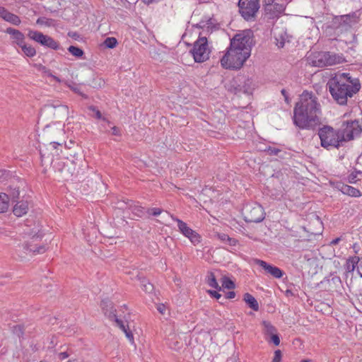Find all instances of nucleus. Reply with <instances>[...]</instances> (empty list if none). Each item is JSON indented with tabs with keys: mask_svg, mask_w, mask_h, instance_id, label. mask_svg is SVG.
<instances>
[{
	"mask_svg": "<svg viewBox=\"0 0 362 362\" xmlns=\"http://www.w3.org/2000/svg\"><path fill=\"white\" fill-rule=\"evenodd\" d=\"M41 45L54 50H57L60 48L59 42L47 35H45V38L42 40Z\"/></svg>",
	"mask_w": 362,
	"mask_h": 362,
	"instance_id": "nucleus-22",
	"label": "nucleus"
},
{
	"mask_svg": "<svg viewBox=\"0 0 362 362\" xmlns=\"http://www.w3.org/2000/svg\"><path fill=\"white\" fill-rule=\"evenodd\" d=\"M327 86L334 100L340 105L347 104L348 98H352L361 88L357 78L349 73H337L329 79Z\"/></svg>",
	"mask_w": 362,
	"mask_h": 362,
	"instance_id": "nucleus-2",
	"label": "nucleus"
},
{
	"mask_svg": "<svg viewBox=\"0 0 362 362\" xmlns=\"http://www.w3.org/2000/svg\"><path fill=\"white\" fill-rule=\"evenodd\" d=\"M40 156L42 158V160H43L45 158V153H42V151L40 150Z\"/></svg>",
	"mask_w": 362,
	"mask_h": 362,
	"instance_id": "nucleus-63",
	"label": "nucleus"
},
{
	"mask_svg": "<svg viewBox=\"0 0 362 362\" xmlns=\"http://www.w3.org/2000/svg\"><path fill=\"white\" fill-rule=\"evenodd\" d=\"M243 83L238 86L236 88L238 92H243L245 94H251L254 90L253 81L250 78H243Z\"/></svg>",
	"mask_w": 362,
	"mask_h": 362,
	"instance_id": "nucleus-18",
	"label": "nucleus"
},
{
	"mask_svg": "<svg viewBox=\"0 0 362 362\" xmlns=\"http://www.w3.org/2000/svg\"><path fill=\"white\" fill-rule=\"evenodd\" d=\"M271 340L275 346H279L280 344L279 337L276 333L271 334Z\"/></svg>",
	"mask_w": 362,
	"mask_h": 362,
	"instance_id": "nucleus-50",
	"label": "nucleus"
},
{
	"mask_svg": "<svg viewBox=\"0 0 362 362\" xmlns=\"http://www.w3.org/2000/svg\"><path fill=\"white\" fill-rule=\"evenodd\" d=\"M245 221L247 223H259L264 218L263 208L257 204H247L243 209Z\"/></svg>",
	"mask_w": 362,
	"mask_h": 362,
	"instance_id": "nucleus-9",
	"label": "nucleus"
},
{
	"mask_svg": "<svg viewBox=\"0 0 362 362\" xmlns=\"http://www.w3.org/2000/svg\"><path fill=\"white\" fill-rule=\"evenodd\" d=\"M28 211V203L26 201L16 202L13 212L16 216L21 217Z\"/></svg>",
	"mask_w": 362,
	"mask_h": 362,
	"instance_id": "nucleus-19",
	"label": "nucleus"
},
{
	"mask_svg": "<svg viewBox=\"0 0 362 362\" xmlns=\"http://www.w3.org/2000/svg\"><path fill=\"white\" fill-rule=\"evenodd\" d=\"M127 204L134 215L140 218L144 216L146 211L144 207L134 204L133 201H130V203H127Z\"/></svg>",
	"mask_w": 362,
	"mask_h": 362,
	"instance_id": "nucleus-28",
	"label": "nucleus"
},
{
	"mask_svg": "<svg viewBox=\"0 0 362 362\" xmlns=\"http://www.w3.org/2000/svg\"><path fill=\"white\" fill-rule=\"evenodd\" d=\"M320 104L312 92L304 90L293 110V124L302 129H314L320 124Z\"/></svg>",
	"mask_w": 362,
	"mask_h": 362,
	"instance_id": "nucleus-1",
	"label": "nucleus"
},
{
	"mask_svg": "<svg viewBox=\"0 0 362 362\" xmlns=\"http://www.w3.org/2000/svg\"><path fill=\"white\" fill-rule=\"evenodd\" d=\"M252 33L250 30H245L241 33L236 34L230 40L229 47L242 52H245L247 50L249 55H250L252 44Z\"/></svg>",
	"mask_w": 362,
	"mask_h": 362,
	"instance_id": "nucleus-7",
	"label": "nucleus"
},
{
	"mask_svg": "<svg viewBox=\"0 0 362 362\" xmlns=\"http://www.w3.org/2000/svg\"><path fill=\"white\" fill-rule=\"evenodd\" d=\"M109 320L115 322L116 325L124 332L126 337L129 340V341L134 343V336L132 332L129 330V326H126L124 322L119 319L117 314L114 313L113 311H111L109 313Z\"/></svg>",
	"mask_w": 362,
	"mask_h": 362,
	"instance_id": "nucleus-14",
	"label": "nucleus"
},
{
	"mask_svg": "<svg viewBox=\"0 0 362 362\" xmlns=\"http://www.w3.org/2000/svg\"><path fill=\"white\" fill-rule=\"evenodd\" d=\"M281 356H282L281 351L279 349L276 350L274 351V356L272 360V362H281Z\"/></svg>",
	"mask_w": 362,
	"mask_h": 362,
	"instance_id": "nucleus-47",
	"label": "nucleus"
},
{
	"mask_svg": "<svg viewBox=\"0 0 362 362\" xmlns=\"http://www.w3.org/2000/svg\"><path fill=\"white\" fill-rule=\"evenodd\" d=\"M157 310H158V312L161 314H164V312H165V307L164 305L163 304H160L158 308H157Z\"/></svg>",
	"mask_w": 362,
	"mask_h": 362,
	"instance_id": "nucleus-59",
	"label": "nucleus"
},
{
	"mask_svg": "<svg viewBox=\"0 0 362 362\" xmlns=\"http://www.w3.org/2000/svg\"><path fill=\"white\" fill-rule=\"evenodd\" d=\"M100 307L104 312V314L109 318V313L113 311L116 314V309L114 308L112 302L109 300H103L100 303Z\"/></svg>",
	"mask_w": 362,
	"mask_h": 362,
	"instance_id": "nucleus-25",
	"label": "nucleus"
},
{
	"mask_svg": "<svg viewBox=\"0 0 362 362\" xmlns=\"http://www.w3.org/2000/svg\"><path fill=\"white\" fill-rule=\"evenodd\" d=\"M47 107H53L54 109V115L59 118H64L68 117L69 115V109L68 107L65 105H62L59 102H57L56 103H49L45 105Z\"/></svg>",
	"mask_w": 362,
	"mask_h": 362,
	"instance_id": "nucleus-15",
	"label": "nucleus"
},
{
	"mask_svg": "<svg viewBox=\"0 0 362 362\" xmlns=\"http://www.w3.org/2000/svg\"><path fill=\"white\" fill-rule=\"evenodd\" d=\"M238 7L243 18L249 21L254 18L258 11L260 7L259 0H239Z\"/></svg>",
	"mask_w": 362,
	"mask_h": 362,
	"instance_id": "nucleus-10",
	"label": "nucleus"
},
{
	"mask_svg": "<svg viewBox=\"0 0 362 362\" xmlns=\"http://www.w3.org/2000/svg\"><path fill=\"white\" fill-rule=\"evenodd\" d=\"M264 151H266L269 156H277L279 153L281 152V150L278 148L269 146L264 150Z\"/></svg>",
	"mask_w": 362,
	"mask_h": 362,
	"instance_id": "nucleus-43",
	"label": "nucleus"
},
{
	"mask_svg": "<svg viewBox=\"0 0 362 362\" xmlns=\"http://www.w3.org/2000/svg\"><path fill=\"white\" fill-rule=\"evenodd\" d=\"M263 331L267 334H273L276 332V329L271 324L270 322L264 320L262 322Z\"/></svg>",
	"mask_w": 362,
	"mask_h": 362,
	"instance_id": "nucleus-33",
	"label": "nucleus"
},
{
	"mask_svg": "<svg viewBox=\"0 0 362 362\" xmlns=\"http://www.w3.org/2000/svg\"><path fill=\"white\" fill-rule=\"evenodd\" d=\"M274 6H272L271 11H264L265 14L268 16V18L270 19H273L274 18L279 17V16L284 11L285 6L284 4L275 3L273 4Z\"/></svg>",
	"mask_w": 362,
	"mask_h": 362,
	"instance_id": "nucleus-20",
	"label": "nucleus"
},
{
	"mask_svg": "<svg viewBox=\"0 0 362 362\" xmlns=\"http://www.w3.org/2000/svg\"><path fill=\"white\" fill-rule=\"evenodd\" d=\"M62 144L57 141H52L49 143V146L53 149H57L58 146H62Z\"/></svg>",
	"mask_w": 362,
	"mask_h": 362,
	"instance_id": "nucleus-54",
	"label": "nucleus"
},
{
	"mask_svg": "<svg viewBox=\"0 0 362 362\" xmlns=\"http://www.w3.org/2000/svg\"><path fill=\"white\" fill-rule=\"evenodd\" d=\"M341 191L344 194L351 197H358L361 196V192L358 189L348 185H342Z\"/></svg>",
	"mask_w": 362,
	"mask_h": 362,
	"instance_id": "nucleus-24",
	"label": "nucleus"
},
{
	"mask_svg": "<svg viewBox=\"0 0 362 362\" xmlns=\"http://www.w3.org/2000/svg\"><path fill=\"white\" fill-rule=\"evenodd\" d=\"M208 293H209V295L211 297H214L216 299H219L221 297V295L219 293H218L216 291L209 290Z\"/></svg>",
	"mask_w": 362,
	"mask_h": 362,
	"instance_id": "nucleus-51",
	"label": "nucleus"
},
{
	"mask_svg": "<svg viewBox=\"0 0 362 362\" xmlns=\"http://www.w3.org/2000/svg\"><path fill=\"white\" fill-rule=\"evenodd\" d=\"M5 33L11 35L12 40H13V43L16 44L18 46L20 47L25 42V36L20 30L13 28H8L5 30Z\"/></svg>",
	"mask_w": 362,
	"mask_h": 362,
	"instance_id": "nucleus-17",
	"label": "nucleus"
},
{
	"mask_svg": "<svg viewBox=\"0 0 362 362\" xmlns=\"http://www.w3.org/2000/svg\"><path fill=\"white\" fill-rule=\"evenodd\" d=\"M281 94L283 95L284 98V100L286 103H289L290 102V99H289V97H288V93L287 91L285 90V89H282L281 90Z\"/></svg>",
	"mask_w": 362,
	"mask_h": 362,
	"instance_id": "nucleus-53",
	"label": "nucleus"
},
{
	"mask_svg": "<svg viewBox=\"0 0 362 362\" xmlns=\"http://www.w3.org/2000/svg\"><path fill=\"white\" fill-rule=\"evenodd\" d=\"M69 356V354L66 351L61 352L58 354V358L61 361L66 359Z\"/></svg>",
	"mask_w": 362,
	"mask_h": 362,
	"instance_id": "nucleus-52",
	"label": "nucleus"
},
{
	"mask_svg": "<svg viewBox=\"0 0 362 362\" xmlns=\"http://www.w3.org/2000/svg\"><path fill=\"white\" fill-rule=\"evenodd\" d=\"M339 134V129L335 130L331 126L324 125L318 130L321 146L327 149L330 147L339 148L343 143Z\"/></svg>",
	"mask_w": 362,
	"mask_h": 362,
	"instance_id": "nucleus-3",
	"label": "nucleus"
},
{
	"mask_svg": "<svg viewBox=\"0 0 362 362\" xmlns=\"http://www.w3.org/2000/svg\"><path fill=\"white\" fill-rule=\"evenodd\" d=\"M339 132L342 142L350 141L361 135L362 126L357 119L344 121L339 129Z\"/></svg>",
	"mask_w": 362,
	"mask_h": 362,
	"instance_id": "nucleus-6",
	"label": "nucleus"
},
{
	"mask_svg": "<svg viewBox=\"0 0 362 362\" xmlns=\"http://www.w3.org/2000/svg\"><path fill=\"white\" fill-rule=\"evenodd\" d=\"M340 240H341L340 238H337L332 240L331 241L330 244L332 245H335L338 244Z\"/></svg>",
	"mask_w": 362,
	"mask_h": 362,
	"instance_id": "nucleus-60",
	"label": "nucleus"
},
{
	"mask_svg": "<svg viewBox=\"0 0 362 362\" xmlns=\"http://www.w3.org/2000/svg\"><path fill=\"white\" fill-rule=\"evenodd\" d=\"M142 1L145 4H150L153 1V0H142Z\"/></svg>",
	"mask_w": 362,
	"mask_h": 362,
	"instance_id": "nucleus-62",
	"label": "nucleus"
},
{
	"mask_svg": "<svg viewBox=\"0 0 362 362\" xmlns=\"http://www.w3.org/2000/svg\"><path fill=\"white\" fill-rule=\"evenodd\" d=\"M146 212L148 214H151V215L154 216H158V215H160L161 214L162 209H160L159 208L148 209Z\"/></svg>",
	"mask_w": 362,
	"mask_h": 362,
	"instance_id": "nucleus-46",
	"label": "nucleus"
},
{
	"mask_svg": "<svg viewBox=\"0 0 362 362\" xmlns=\"http://www.w3.org/2000/svg\"><path fill=\"white\" fill-rule=\"evenodd\" d=\"M20 192L18 189H11L10 194L8 195L9 199H11L13 202H18L19 199Z\"/></svg>",
	"mask_w": 362,
	"mask_h": 362,
	"instance_id": "nucleus-40",
	"label": "nucleus"
},
{
	"mask_svg": "<svg viewBox=\"0 0 362 362\" xmlns=\"http://www.w3.org/2000/svg\"><path fill=\"white\" fill-rule=\"evenodd\" d=\"M28 235L31 237V240L25 242L23 245V249L25 253L32 252L34 255L42 254L47 250L45 245H37L35 242L41 239L42 235L38 232L31 231L28 233Z\"/></svg>",
	"mask_w": 362,
	"mask_h": 362,
	"instance_id": "nucleus-11",
	"label": "nucleus"
},
{
	"mask_svg": "<svg viewBox=\"0 0 362 362\" xmlns=\"http://www.w3.org/2000/svg\"><path fill=\"white\" fill-rule=\"evenodd\" d=\"M69 164L73 165V162L67 163L64 165V168L62 169V171L64 172L66 168L69 169Z\"/></svg>",
	"mask_w": 362,
	"mask_h": 362,
	"instance_id": "nucleus-61",
	"label": "nucleus"
},
{
	"mask_svg": "<svg viewBox=\"0 0 362 362\" xmlns=\"http://www.w3.org/2000/svg\"><path fill=\"white\" fill-rule=\"evenodd\" d=\"M68 51L74 57L78 58L81 57L84 54V52L82 49L78 47L71 45L68 48Z\"/></svg>",
	"mask_w": 362,
	"mask_h": 362,
	"instance_id": "nucleus-35",
	"label": "nucleus"
},
{
	"mask_svg": "<svg viewBox=\"0 0 362 362\" xmlns=\"http://www.w3.org/2000/svg\"><path fill=\"white\" fill-rule=\"evenodd\" d=\"M90 110H91L93 112H94L95 115L94 117L98 119H103L106 120L105 117H102V114L99 110L97 109L96 107L91 105L88 107Z\"/></svg>",
	"mask_w": 362,
	"mask_h": 362,
	"instance_id": "nucleus-44",
	"label": "nucleus"
},
{
	"mask_svg": "<svg viewBox=\"0 0 362 362\" xmlns=\"http://www.w3.org/2000/svg\"><path fill=\"white\" fill-rule=\"evenodd\" d=\"M13 332L18 337H21L24 333V327L21 325H17L13 326Z\"/></svg>",
	"mask_w": 362,
	"mask_h": 362,
	"instance_id": "nucleus-42",
	"label": "nucleus"
},
{
	"mask_svg": "<svg viewBox=\"0 0 362 362\" xmlns=\"http://www.w3.org/2000/svg\"><path fill=\"white\" fill-rule=\"evenodd\" d=\"M9 206L8 194L0 193V213L6 212Z\"/></svg>",
	"mask_w": 362,
	"mask_h": 362,
	"instance_id": "nucleus-30",
	"label": "nucleus"
},
{
	"mask_svg": "<svg viewBox=\"0 0 362 362\" xmlns=\"http://www.w3.org/2000/svg\"><path fill=\"white\" fill-rule=\"evenodd\" d=\"M359 16L356 12L341 16L340 18V25L344 27H352L358 23Z\"/></svg>",
	"mask_w": 362,
	"mask_h": 362,
	"instance_id": "nucleus-16",
	"label": "nucleus"
},
{
	"mask_svg": "<svg viewBox=\"0 0 362 362\" xmlns=\"http://www.w3.org/2000/svg\"><path fill=\"white\" fill-rule=\"evenodd\" d=\"M206 282L210 287L216 288L218 291L221 290V288L219 286L214 272H208L206 279Z\"/></svg>",
	"mask_w": 362,
	"mask_h": 362,
	"instance_id": "nucleus-27",
	"label": "nucleus"
},
{
	"mask_svg": "<svg viewBox=\"0 0 362 362\" xmlns=\"http://www.w3.org/2000/svg\"><path fill=\"white\" fill-rule=\"evenodd\" d=\"M243 300L247 305L253 310L257 311L259 310V304L255 298L249 293H246L243 296Z\"/></svg>",
	"mask_w": 362,
	"mask_h": 362,
	"instance_id": "nucleus-23",
	"label": "nucleus"
},
{
	"mask_svg": "<svg viewBox=\"0 0 362 362\" xmlns=\"http://www.w3.org/2000/svg\"><path fill=\"white\" fill-rule=\"evenodd\" d=\"M173 221H176L177 223V227L179 231L186 238H187L190 242L194 245H196L199 244L202 240L201 235L197 233L195 230H192L191 228H189L187 224L182 221V220L179 219L177 217H175L173 216H171Z\"/></svg>",
	"mask_w": 362,
	"mask_h": 362,
	"instance_id": "nucleus-12",
	"label": "nucleus"
},
{
	"mask_svg": "<svg viewBox=\"0 0 362 362\" xmlns=\"http://www.w3.org/2000/svg\"><path fill=\"white\" fill-rule=\"evenodd\" d=\"M358 175H360L362 176V172L361 171H355L351 173L349 177L348 180L350 183H356L359 179L357 178Z\"/></svg>",
	"mask_w": 362,
	"mask_h": 362,
	"instance_id": "nucleus-41",
	"label": "nucleus"
},
{
	"mask_svg": "<svg viewBox=\"0 0 362 362\" xmlns=\"http://www.w3.org/2000/svg\"><path fill=\"white\" fill-rule=\"evenodd\" d=\"M360 259L358 256L349 257L344 265L345 270L347 273L353 272L358 264Z\"/></svg>",
	"mask_w": 362,
	"mask_h": 362,
	"instance_id": "nucleus-21",
	"label": "nucleus"
},
{
	"mask_svg": "<svg viewBox=\"0 0 362 362\" xmlns=\"http://www.w3.org/2000/svg\"><path fill=\"white\" fill-rule=\"evenodd\" d=\"M190 52L195 62L202 63L209 59L210 49L207 39L205 37H199L194 43Z\"/></svg>",
	"mask_w": 362,
	"mask_h": 362,
	"instance_id": "nucleus-8",
	"label": "nucleus"
},
{
	"mask_svg": "<svg viewBox=\"0 0 362 362\" xmlns=\"http://www.w3.org/2000/svg\"><path fill=\"white\" fill-rule=\"evenodd\" d=\"M139 281L141 283V287L144 291L148 293H151L154 291L153 285L145 277H140L137 276Z\"/></svg>",
	"mask_w": 362,
	"mask_h": 362,
	"instance_id": "nucleus-26",
	"label": "nucleus"
},
{
	"mask_svg": "<svg viewBox=\"0 0 362 362\" xmlns=\"http://www.w3.org/2000/svg\"><path fill=\"white\" fill-rule=\"evenodd\" d=\"M103 45L107 48L112 49V48L115 47L116 45H117V41L116 38L109 37H107L104 40Z\"/></svg>",
	"mask_w": 362,
	"mask_h": 362,
	"instance_id": "nucleus-39",
	"label": "nucleus"
},
{
	"mask_svg": "<svg viewBox=\"0 0 362 362\" xmlns=\"http://www.w3.org/2000/svg\"><path fill=\"white\" fill-rule=\"evenodd\" d=\"M222 287L227 289H233L235 286V283L228 277L224 276L221 279Z\"/></svg>",
	"mask_w": 362,
	"mask_h": 362,
	"instance_id": "nucleus-36",
	"label": "nucleus"
},
{
	"mask_svg": "<svg viewBox=\"0 0 362 362\" xmlns=\"http://www.w3.org/2000/svg\"><path fill=\"white\" fill-rule=\"evenodd\" d=\"M62 82L64 83L66 86H67L71 90H72L74 93L81 95L82 97L86 98L87 95L81 92L79 87L76 85L74 83L71 81H62Z\"/></svg>",
	"mask_w": 362,
	"mask_h": 362,
	"instance_id": "nucleus-34",
	"label": "nucleus"
},
{
	"mask_svg": "<svg viewBox=\"0 0 362 362\" xmlns=\"http://www.w3.org/2000/svg\"><path fill=\"white\" fill-rule=\"evenodd\" d=\"M112 134L115 136L119 135L120 131H119V128H117V127H112Z\"/></svg>",
	"mask_w": 362,
	"mask_h": 362,
	"instance_id": "nucleus-57",
	"label": "nucleus"
},
{
	"mask_svg": "<svg viewBox=\"0 0 362 362\" xmlns=\"http://www.w3.org/2000/svg\"><path fill=\"white\" fill-rule=\"evenodd\" d=\"M216 236L223 243H226L228 240H229V236L226 233H217Z\"/></svg>",
	"mask_w": 362,
	"mask_h": 362,
	"instance_id": "nucleus-49",
	"label": "nucleus"
},
{
	"mask_svg": "<svg viewBox=\"0 0 362 362\" xmlns=\"http://www.w3.org/2000/svg\"><path fill=\"white\" fill-rule=\"evenodd\" d=\"M300 362H310V361L308 360V359H304V360H302Z\"/></svg>",
	"mask_w": 362,
	"mask_h": 362,
	"instance_id": "nucleus-64",
	"label": "nucleus"
},
{
	"mask_svg": "<svg viewBox=\"0 0 362 362\" xmlns=\"http://www.w3.org/2000/svg\"><path fill=\"white\" fill-rule=\"evenodd\" d=\"M4 20L14 25H19L21 23L20 18L17 15L12 13L8 11Z\"/></svg>",
	"mask_w": 362,
	"mask_h": 362,
	"instance_id": "nucleus-31",
	"label": "nucleus"
},
{
	"mask_svg": "<svg viewBox=\"0 0 362 362\" xmlns=\"http://www.w3.org/2000/svg\"><path fill=\"white\" fill-rule=\"evenodd\" d=\"M237 240L229 237V240H228L226 243L230 246H235L237 244Z\"/></svg>",
	"mask_w": 362,
	"mask_h": 362,
	"instance_id": "nucleus-55",
	"label": "nucleus"
},
{
	"mask_svg": "<svg viewBox=\"0 0 362 362\" xmlns=\"http://www.w3.org/2000/svg\"><path fill=\"white\" fill-rule=\"evenodd\" d=\"M235 293L234 291H229L226 293V299H232V298H235Z\"/></svg>",
	"mask_w": 362,
	"mask_h": 362,
	"instance_id": "nucleus-58",
	"label": "nucleus"
},
{
	"mask_svg": "<svg viewBox=\"0 0 362 362\" xmlns=\"http://www.w3.org/2000/svg\"><path fill=\"white\" fill-rule=\"evenodd\" d=\"M9 173L6 170L1 169L0 170V182H3L8 177Z\"/></svg>",
	"mask_w": 362,
	"mask_h": 362,
	"instance_id": "nucleus-48",
	"label": "nucleus"
},
{
	"mask_svg": "<svg viewBox=\"0 0 362 362\" xmlns=\"http://www.w3.org/2000/svg\"><path fill=\"white\" fill-rule=\"evenodd\" d=\"M247 50L242 52L228 47L221 59V66L225 69H239L250 57Z\"/></svg>",
	"mask_w": 362,
	"mask_h": 362,
	"instance_id": "nucleus-4",
	"label": "nucleus"
},
{
	"mask_svg": "<svg viewBox=\"0 0 362 362\" xmlns=\"http://www.w3.org/2000/svg\"><path fill=\"white\" fill-rule=\"evenodd\" d=\"M54 20L52 18H47L45 17H40L37 19L36 23L38 25H44L46 26H52L54 23Z\"/></svg>",
	"mask_w": 362,
	"mask_h": 362,
	"instance_id": "nucleus-38",
	"label": "nucleus"
},
{
	"mask_svg": "<svg viewBox=\"0 0 362 362\" xmlns=\"http://www.w3.org/2000/svg\"><path fill=\"white\" fill-rule=\"evenodd\" d=\"M8 11L4 8V7H0V17L2 18L3 19H4L6 13H7Z\"/></svg>",
	"mask_w": 362,
	"mask_h": 362,
	"instance_id": "nucleus-56",
	"label": "nucleus"
},
{
	"mask_svg": "<svg viewBox=\"0 0 362 362\" xmlns=\"http://www.w3.org/2000/svg\"><path fill=\"white\" fill-rule=\"evenodd\" d=\"M275 0H264V11H271L272 6H274L273 4Z\"/></svg>",
	"mask_w": 362,
	"mask_h": 362,
	"instance_id": "nucleus-45",
	"label": "nucleus"
},
{
	"mask_svg": "<svg viewBox=\"0 0 362 362\" xmlns=\"http://www.w3.org/2000/svg\"><path fill=\"white\" fill-rule=\"evenodd\" d=\"M254 262L255 264L261 267L267 274H269L274 278L281 279L284 274V272L281 269L264 260L255 259Z\"/></svg>",
	"mask_w": 362,
	"mask_h": 362,
	"instance_id": "nucleus-13",
	"label": "nucleus"
},
{
	"mask_svg": "<svg viewBox=\"0 0 362 362\" xmlns=\"http://www.w3.org/2000/svg\"><path fill=\"white\" fill-rule=\"evenodd\" d=\"M344 61L342 55L331 52H319L309 57V63L314 66L325 67L340 64Z\"/></svg>",
	"mask_w": 362,
	"mask_h": 362,
	"instance_id": "nucleus-5",
	"label": "nucleus"
},
{
	"mask_svg": "<svg viewBox=\"0 0 362 362\" xmlns=\"http://www.w3.org/2000/svg\"><path fill=\"white\" fill-rule=\"evenodd\" d=\"M23 54L28 57H33L36 54V49L31 45H28L25 42L20 46Z\"/></svg>",
	"mask_w": 362,
	"mask_h": 362,
	"instance_id": "nucleus-32",
	"label": "nucleus"
},
{
	"mask_svg": "<svg viewBox=\"0 0 362 362\" xmlns=\"http://www.w3.org/2000/svg\"><path fill=\"white\" fill-rule=\"evenodd\" d=\"M40 70L45 74L46 76L52 78L55 81L58 83H62V81L57 76L53 75L50 71V69H47L45 66H41Z\"/></svg>",
	"mask_w": 362,
	"mask_h": 362,
	"instance_id": "nucleus-37",
	"label": "nucleus"
},
{
	"mask_svg": "<svg viewBox=\"0 0 362 362\" xmlns=\"http://www.w3.org/2000/svg\"><path fill=\"white\" fill-rule=\"evenodd\" d=\"M45 35L42 33L37 31V30H29L28 33V37L34 40L35 42L39 43L41 45L42 40L45 38Z\"/></svg>",
	"mask_w": 362,
	"mask_h": 362,
	"instance_id": "nucleus-29",
	"label": "nucleus"
}]
</instances>
